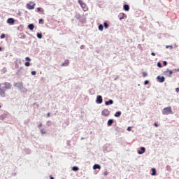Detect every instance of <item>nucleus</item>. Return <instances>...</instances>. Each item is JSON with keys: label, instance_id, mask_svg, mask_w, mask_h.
Here are the masks:
<instances>
[{"label": "nucleus", "instance_id": "obj_1", "mask_svg": "<svg viewBox=\"0 0 179 179\" xmlns=\"http://www.w3.org/2000/svg\"><path fill=\"white\" fill-rule=\"evenodd\" d=\"M162 114L163 115L173 114L172 108L171 107L164 108L163 109Z\"/></svg>", "mask_w": 179, "mask_h": 179}, {"label": "nucleus", "instance_id": "obj_2", "mask_svg": "<svg viewBox=\"0 0 179 179\" xmlns=\"http://www.w3.org/2000/svg\"><path fill=\"white\" fill-rule=\"evenodd\" d=\"M78 2L84 11L86 12L88 10V7L85 3H84L82 0H78Z\"/></svg>", "mask_w": 179, "mask_h": 179}, {"label": "nucleus", "instance_id": "obj_3", "mask_svg": "<svg viewBox=\"0 0 179 179\" xmlns=\"http://www.w3.org/2000/svg\"><path fill=\"white\" fill-rule=\"evenodd\" d=\"M35 6H36V3H34L33 2H30L27 4L26 8L28 10H34L35 8Z\"/></svg>", "mask_w": 179, "mask_h": 179}, {"label": "nucleus", "instance_id": "obj_4", "mask_svg": "<svg viewBox=\"0 0 179 179\" xmlns=\"http://www.w3.org/2000/svg\"><path fill=\"white\" fill-rule=\"evenodd\" d=\"M102 115L107 117L108 115H110V111L108 110V109H103L101 112Z\"/></svg>", "mask_w": 179, "mask_h": 179}, {"label": "nucleus", "instance_id": "obj_5", "mask_svg": "<svg viewBox=\"0 0 179 179\" xmlns=\"http://www.w3.org/2000/svg\"><path fill=\"white\" fill-rule=\"evenodd\" d=\"M164 75L166 76H169L171 77V76L173 74V71L171 70H166L165 71H164Z\"/></svg>", "mask_w": 179, "mask_h": 179}, {"label": "nucleus", "instance_id": "obj_6", "mask_svg": "<svg viewBox=\"0 0 179 179\" xmlns=\"http://www.w3.org/2000/svg\"><path fill=\"white\" fill-rule=\"evenodd\" d=\"M157 80L159 83H164L165 81V78L164 76H157Z\"/></svg>", "mask_w": 179, "mask_h": 179}, {"label": "nucleus", "instance_id": "obj_7", "mask_svg": "<svg viewBox=\"0 0 179 179\" xmlns=\"http://www.w3.org/2000/svg\"><path fill=\"white\" fill-rule=\"evenodd\" d=\"M0 96L4 98L6 96V91L3 88H0Z\"/></svg>", "mask_w": 179, "mask_h": 179}, {"label": "nucleus", "instance_id": "obj_8", "mask_svg": "<svg viewBox=\"0 0 179 179\" xmlns=\"http://www.w3.org/2000/svg\"><path fill=\"white\" fill-rule=\"evenodd\" d=\"M102 102H103L102 96L100 95L97 96L96 103L101 104Z\"/></svg>", "mask_w": 179, "mask_h": 179}, {"label": "nucleus", "instance_id": "obj_9", "mask_svg": "<svg viewBox=\"0 0 179 179\" xmlns=\"http://www.w3.org/2000/svg\"><path fill=\"white\" fill-rule=\"evenodd\" d=\"M7 22L10 25H13L15 24V20L13 18H8Z\"/></svg>", "mask_w": 179, "mask_h": 179}, {"label": "nucleus", "instance_id": "obj_10", "mask_svg": "<svg viewBox=\"0 0 179 179\" xmlns=\"http://www.w3.org/2000/svg\"><path fill=\"white\" fill-rule=\"evenodd\" d=\"M4 85H5L4 88L6 90H10L11 88V87H12L11 84L8 83H5Z\"/></svg>", "mask_w": 179, "mask_h": 179}, {"label": "nucleus", "instance_id": "obj_11", "mask_svg": "<svg viewBox=\"0 0 179 179\" xmlns=\"http://www.w3.org/2000/svg\"><path fill=\"white\" fill-rule=\"evenodd\" d=\"M113 103H114V101H113V100H112V99H110V100H108V101H106V102H105V105H106V106L113 105Z\"/></svg>", "mask_w": 179, "mask_h": 179}, {"label": "nucleus", "instance_id": "obj_12", "mask_svg": "<svg viewBox=\"0 0 179 179\" xmlns=\"http://www.w3.org/2000/svg\"><path fill=\"white\" fill-rule=\"evenodd\" d=\"M145 148L144 147H141V150H139L138 151V153L139 155H141V154H143V153H145Z\"/></svg>", "mask_w": 179, "mask_h": 179}, {"label": "nucleus", "instance_id": "obj_13", "mask_svg": "<svg viewBox=\"0 0 179 179\" xmlns=\"http://www.w3.org/2000/svg\"><path fill=\"white\" fill-rule=\"evenodd\" d=\"M69 65V61L66 60L64 63L62 64L61 66L64 67V66H68Z\"/></svg>", "mask_w": 179, "mask_h": 179}, {"label": "nucleus", "instance_id": "obj_14", "mask_svg": "<svg viewBox=\"0 0 179 179\" xmlns=\"http://www.w3.org/2000/svg\"><path fill=\"white\" fill-rule=\"evenodd\" d=\"M113 123H114V120H112V119H110V120H109L108 121L107 124H108V127H110V126H112V124H113Z\"/></svg>", "mask_w": 179, "mask_h": 179}, {"label": "nucleus", "instance_id": "obj_15", "mask_svg": "<svg viewBox=\"0 0 179 179\" xmlns=\"http://www.w3.org/2000/svg\"><path fill=\"white\" fill-rule=\"evenodd\" d=\"M123 9H124V10H125V11H129V5H124L123 6Z\"/></svg>", "mask_w": 179, "mask_h": 179}, {"label": "nucleus", "instance_id": "obj_16", "mask_svg": "<svg viewBox=\"0 0 179 179\" xmlns=\"http://www.w3.org/2000/svg\"><path fill=\"white\" fill-rule=\"evenodd\" d=\"M28 28L29 29V30H34V25L33 24H30L28 25Z\"/></svg>", "mask_w": 179, "mask_h": 179}, {"label": "nucleus", "instance_id": "obj_17", "mask_svg": "<svg viewBox=\"0 0 179 179\" xmlns=\"http://www.w3.org/2000/svg\"><path fill=\"white\" fill-rule=\"evenodd\" d=\"M122 113L120 111H117L114 115L115 117H119L121 115Z\"/></svg>", "mask_w": 179, "mask_h": 179}, {"label": "nucleus", "instance_id": "obj_18", "mask_svg": "<svg viewBox=\"0 0 179 179\" xmlns=\"http://www.w3.org/2000/svg\"><path fill=\"white\" fill-rule=\"evenodd\" d=\"M157 171L155 169H152V176H156Z\"/></svg>", "mask_w": 179, "mask_h": 179}, {"label": "nucleus", "instance_id": "obj_19", "mask_svg": "<svg viewBox=\"0 0 179 179\" xmlns=\"http://www.w3.org/2000/svg\"><path fill=\"white\" fill-rule=\"evenodd\" d=\"M93 169H94V170H96V169H101V166H100L99 165H98V164H95V165L94 166Z\"/></svg>", "mask_w": 179, "mask_h": 179}, {"label": "nucleus", "instance_id": "obj_20", "mask_svg": "<svg viewBox=\"0 0 179 179\" xmlns=\"http://www.w3.org/2000/svg\"><path fill=\"white\" fill-rule=\"evenodd\" d=\"M36 36H37V38H43V34L41 33H37Z\"/></svg>", "mask_w": 179, "mask_h": 179}, {"label": "nucleus", "instance_id": "obj_21", "mask_svg": "<svg viewBox=\"0 0 179 179\" xmlns=\"http://www.w3.org/2000/svg\"><path fill=\"white\" fill-rule=\"evenodd\" d=\"M103 26H104V27H105V29H108V27L110 26V25H108V23H107V22H104L103 23Z\"/></svg>", "mask_w": 179, "mask_h": 179}, {"label": "nucleus", "instance_id": "obj_22", "mask_svg": "<svg viewBox=\"0 0 179 179\" xmlns=\"http://www.w3.org/2000/svg\"><path fill=\"white\" fill-rule=\"evenodd\" d=\"M24 66L26 67H29L31 66V63L29 62H25Z\"/></svg>", "mask_w": 179, "mask_h": 179}, {"label": "nucleus", "instance_id": "obj_23", "mask_svg": "<svg viewBox=\"0 0 179 179\" xmlns=\"http://www.w3.org/2000/svg\"><path fill=\"white\" fill-rule=\"evenodd\" d=\"M38 23H39L40 24H44V20H43V19H39V20H38Z\"/></svg>", "mask_w": 179, "mask_h": 179}, {"label": "nucleus", "instance_id": "obj_24", "mask_svg": "<svg viewBox=\"0 0 179 179\" xmlns=\"http://www.w3.org/2000/svg\"><path fill=\"white\" fill-rule=\"evenodd\" d=\"M72 170H73V171H77L79 170V168H78V167H76V166H73V167L72 168Z\"/></svg>", "mask_w": 179, "mask_h": 179}, {"label": "nucleus", "instance_id": "obj_25", "mask_svg": "<svg viewBox=\"0 0 179 179\" xmlns=\"http://www.w3.org/2000/svg\"><path fill=\"white\" fill-rule=\"evenodd\" d=\"M41 133L42 134V135L45 134H46V131H45V129H42L41 130Z\"/></svg>", "mask_w": 179, "mask_h": 179}, {"label": "nucleus", "instance_id": "obj_26", "mask_svg": "<svg viewBox=\"0 0 179 179\" xmlns=\"http://www.w3.org/2000/svg\"><path fill=\"white\" fill-rule=\"evenodd\" d=\"M99 30H100V31H103V27L102 24H100V25L99 26Z\"/></svg>", "mask_w": 179, "mask_h": 179}, {"label": "nucleus", "instance_id": "obj_27", "mask_svg": "<svg viewBox=\"0 0 179 179\" xmlns=\"http://www.w3.org/2000/svg\"><path fill=\"white\" fill-rule=\"evenodd\" d=\"M25 60H26L27 62H31V59L30 57H25Z\"/></svg>", "mask_w": 179, "mask_h": 179}, {"label": "nucleus", "instance_id": "obj_28", "mask_svg": "<svg viewBox=\"0 0 179 179\" xmlns=\"http://www.w3.org/2000/svg\"><path fill=\"white\" fill-rule=\"evenodd\" d=\"M5 117H6V115H0V119H1V120H3Z\"/></svg>", "mask_w": 179, "mask_h": 179}, {"label": "nucleus", "instance_id": "obj_29", "mask_svg": "<svg viewBox=\"0 0 179 179\" xmlns=\"http://www.w3.org/2000/svg\"><path fill=\"white\" fill-rule=\"evenodd\" d=\"M157 67L158 68H162V64L160 62L157 63Z\"/></svg>", "mask_w": 179, "mask_h": 179}, {"label": "nucleus", "instance_id": "obj_30", "mask_svg": "<svg viewBox=\"0 0 179 179\" xmlns=\"http://www.w3.org/2000/svg\"><path fill=\"white\" fill-rule=\"evenodd\" d=\"M124 13H122V17H120V20H123V19H124Z\"/></svg>", "mask_w": 179, "mask_h": 179}, {"label": "nucleus", "instance_id": "obj_31", "mask_svg": "<svg viewBox=\"0 0 179 179\" xmlns=\"http://www.w3.org/2000/svg\"><path fill=\"white\" fill-rule=\"evenodd\" d=\"M143 77H146V76H148V73H146V72H143Z\"/></svg>", "mask_w": 179, "mask_h": 179}, {"label": "nucleus", "instance_id": "obj_32", "mask_svg": "<svg viewBox=\"0 0 179 179\" xmlns=\"http://www.w3.org/2000/svg\"><path fill=\"white\" fill-rule=\"evenodd\" d=\"M6 37V35L4 34H1V36H0V38L3 39Z\"/></svg>", "mask_w": 179, "mask_h": 179}, {"label": "nucleus", "instance_id": "obj_33", "mask_svg": "<svg viewBox=\"0 0 179 179\" xmlns=\"http://www.w3.org/2000/svg\"><path fill=\"white\" fill-rule=\"evenodd\" d=\"M163 65H164V66H167V62L166 61H164L163 62Z\"/></svg>", "mask_w": 179, "mask_h": 179}, {"label": "nucleus", "instance_id": "obj_34", "mask_svg": "<svg viewBox=\"0 0 179 179\" xmlns=\"http://www.w3.org/2000/svg\"><path fill=\"white\" fill-rule=\"evenodd\" d=\"M31 75L35 76V75H36V71H33L31 72Z\"/></svg>", "mask_w": 179, "mask_h": 179}, {"label": "nucleus", "instance_id": "obj_35", "mask_svg": "<svg viewBox=\"0 0 179 179\" xmlns=\"http://www.w3.org/2000/svg\"><path fill=\"white\" fill-rule=\"evenodd\" d=\"M166 48H171V49H173V46H171V45H166Z\"/></svg>", "mask_w": 179, "mask_h": 179}, {"label": "nucleus", "instance_id": "obj_36", "mask_svg": "<svg viewBox=\"0 0 179 179\" xmlns=\"http://www.w3.org/2000/svg\"><path fill=\"white\" fill-rule=\"evenodd\" d=\"M148 84H149V80H145V81L144 82V85H148Z\"/></svg>", "mask_w": 179, "mask_h": 179}, {"label": "nucleus", "instance_id": "obj_37", "mask_svg": "<svg viewBox=\"0 0 179 179\" xmlns=\"http://www.w3.org/2000/svg\"><path fill=\"white\" fill-rule=\"evenodd\" d=\"M37 10H38V12H41V7H38V8H37Z\"/></svg>", "mask_w": 179, "mask_h": 179}, {"label": "nucleus", "instance_id": "obj_38", "mask_svg": "<svg viewBox=\"0 0 179 179\" xmlns=\"http://www.w3.org/2000/svg\"><path fill=\"white\" fill-rule=\"evenodd\" d=\"M151 55L155 57V56H156V53L155 52H152Z\"/></svg>", "mask_w": 179, "mask_h": 179}, {"label": "nucleus", "instance_id": "obj_39", "mask_svg": "<svg viewBox=\"0 0 179 179\" xmlns=\"http://www.w3.org/2000/svg\"><path fill=\"white\" fill-rule=\"evenodd\" d=\"M42 127H43L42 124H39L38 125V128H41Z\"/></svg>", "mask_w": 179, "mask_h": 179}, {"label": "nucleus", "instance_id": "obj_40", "mask_svg": "<svg viewBox=\"0 0 179 179\" xmlns=\"http://www.w3.org/2000/svg\"><path fill=\"white\" fill-rule=\"evenodd\" d=\"M127 131H131V127H127Z\"/></svg>", "mask_w": 179, "mask_h": 179}, {"label": "nucleus", "instance_id": "obj_41", "mask_svg": "<svg viewBox=\"0 0 179 179\" xmlns=\"http://www.w3.org/2000/svg\"><path fill=\"white\" fill-rule=\"evenodd\" d=\"M154 126L156 127H159L158 124H157V123H155V124H154Z\"/></svg>", "mask_w": 179, "mask_h": 179}, {"label": "nucleus", "instance_id": "obj_42", "mask_svg": "<svg viewBox=\"0 0 179 179\" xmlns=\"http://www.w3.org/2000/svg\"><path fill=\"white\" fill-rule=\"evenodd\" d=\"M176 92L177 93H178V92H179V88H176Z\"/></svg>", "mask_w": 179, "mask_h": 179}, {"label": "nucleus", "instance_id": "obj_43", "mask_svg": "<svg viewBox=\"0 0 179 179\" xmlns=\"http://www.w3.org/2000/svg\"><path fill=\"white\" fill-rule=\"evenodd\" d=\"M47 116H48V117H50V113H48L47 114Z\"/></svg>", "mask_w": 179, "mask_h": 179}, {"label": "nucleus", "instance_id": "obj_44", "mask_svg": "<svg viewBox=\"0 0 179 179\" xmlns=\"http://www.w3.org/2000/svg\"><path fill=\"white\" fill-rule=\"evenodd\" d=\"M50 179H54V177H52V176H50Z\"/></svg>", "mask_w": 179, "mask_h": 179}, {"label": "nucleus", "instance_id": "obj_45", "mask_svg": "<svg viewBox=\"0 0 179 179\" xmlns=\"http://www.w3.org/2000/svg\"><path fill=\"white\" fill-rule=\"evenodd\" d=\"M125 179H127V178H125Z\"/></svg>", "mask_w": 179, "mask_h": 179}]
</instances>
